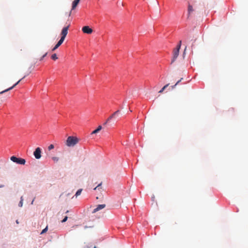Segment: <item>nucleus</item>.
I'll return each mask as SVG.
<instances>
[{"instance_id": "obj_1", "label": "nucleus", "mask_w": 248, "mask_h": 248, "mask_svg": "<svg viewBox=\"0 0 248 248\" xmlns=\"http://www.w3.org/2000/svg\"><path fill=\"white\" fill-rule=\"evenodd\" d=\"M79 141V139L76 137L69 136L67 138L65 144L68 147L75 146Z\"/></svg>"}, {"instance_id": "obj_2", "label": "nucleus", "mask_w": 248, "mask_h": 248, "mask_svg": "<svg viewBox=\"0 0 248 248\" xmlns=\"http://www.w3.org/2000/svg\"><path fill=\"white\" fill-rule=\"evenodd\" d=\"M11 160L18 164L24 165L26 163L25 159L21 158H18L15 156L11 157Z\"/></svg>"}, {"instance_id": "obj_3", "label": "nucleus", "mask_w": 248, "mask_h": 248, "mask_svg": "<svg viewBox=\"0 0 248 248\" xmlns=\"http://www.w3.org/2000/svg\"><path fill=\"white\" fill-rule=\"evenodd\" d=\"M180 45H177V47L174 49L173 51V58L171 63H173L177 59L179 55Z\"/></svg>"}, {"instance_id": "obj_4", "label": "nucleus", "mask_w": 248, "mask_h": 248, "mask_svg": "<svg viewBox=\"0 0 248 248\" xmlns=\"http://www.w3.org/2000/svg\"><path fill=\"white\" fill-rule=\"evenodd\" d=\"M120 111L118 110L114 112L111 115H110L108 119L106 120V122L104 124V125L106 124L110 120L112 119H116L117 116H118L120 114Z\"/></svg>"}, {"instance_id": "obj_5", "label": "nucleus", "mask_w": 248, "mask_h": 248, "mask_svg": "<svg viewBox=\"0 0 248 248\" xmlns=\"http://www.w3.org/2000/svg\"><path fill=\"white\" fill-rule=\"evenodd\" d=\"M70 26V25H67L66 27H64L61 32V39L64 40L67 33H68V30L69 29V27Z\"/></svg>"}, {"instance_id": "obj_6", "label": "nucleus", "mask_w": 248, "mask_h": 248, "mask_svg": "<svg viewBox=\"0 0 248 248\" xmlns=\"http://www.w3.org/2000/svg\"><path fill=\"white\" fill-rule=\"evenodd\" d=\"M41 150L39 147H37L33 153L35 158L38 159L41 157Z\"/></svg>"}, {"instance_id": "obj_7", "label": "nucleus", "mask_w": 248, "mask_h": 248, "mask_svg": "<svg viewBox=\"0 0 248 248\" xmlns=\"http://www.w3.org/2000/svg\"><path fill=\"white\" fill-rule=\"evenodd\" d=\"M82 31L84 33L87 34H91L93 32V30L89 26H84L82 29Z\"/></svg>"}, {"instance_id": "obj_8", "label": "nucleus", "mask_w": 248, "mask_h": 248, "mask_svg": "<svg viewBox=\"0 0 248 248\" xmlns=\"http://www.w3.org/2000/svg\"><path fill=\"white\" fill-rule=\"evenodd\" d=\"M106 207V204H99L97 206V207L94 209V210L93 211V213H95V212L99 211L100 210H101L103 208H104Z\"/></svg>"}, {"instance_id": "obj_9", "label": "nucleus", "mask_w": 248, "mask_h": 248, "mask_svg": "<svg viewBox=\"0 0 248 248\" xmlns=\"http://www.w3.org/2000/svg\"><path fill=\"white\" fill-rule=\"evenodd\" d=\"M22 80V79H20L19 80H18L16 83H15L13 86H12V87L3 91H1L0 92V94H2L4 93H6L10 90H11L12 89H13L15 87H16L20 82V81Z\"/></svg>"}, {"instance_id": "obj_10", "label": "nucleus", "mask_w": 248, "mask_h": 248, "mask_svg": "<svg viewBox=\"0 0 248 248\" xmlns=\"http://www.w3.org/2000/svg\"><path fill=\"white\" fill-rule=\"evenodd\" d=\"M63 41L64 40L61 38L55 46L52 49V51H54L57 49L62 44Z\"/></svg>"}, {"instance_id": "obj_11", "label": "nucleus", "mask_w": 248, "mask_h": 248, "mask_svg": "<svg viewBox=\"0 0 248 248\" xmlns=\"http://www.w3.org/2000/svg\"><path fill=\"white\" fill-rule=\"evenodd\" d=\"M193 7L191 5H190V4H188V17L189 16L190 14L191 13V12H192L193 11Z\"/></svg>"}, {"instance_id": "obj_12", "label": "nucleus", "mask_w": 248, "mask_h": 248, "mask_svg": "<svg viewBox=\"0 0 248 248\" xmlns=\"http://www.w3.org/2000/svg\"><path fill=\"white\" fill-rule=\"evenodd\" d=\"M79 1H80V0H75L73 2L72 10H74L76 7V6L78 4Z\"/></svg>"}, {"instance_id": "obj_13", "label": "nucleus", "mask_w": 248, "mask_h": 248, "mask_svg": "<svg viewBox=\"0 0 248 248\" xmlns=\"http://www.w3.org/2000/svg\"><path fill=\"white\" fill-rule=\"evenodd\" d=\"M102 126L101 125H99L98 126V127L97 128V129H96L95 130H93L92 133H91V134H96V133H98L101 129H102Z\"/></svg>"}, {"instance_id": "obj_14", "label": "nucleus", "mask_w": 248, "mask_h": 248, "mask_svg": "<svg viewBox=\"0 0 248 248\" xmlns=\"http://www.w3.org/2000/svg\"><path fill=\"white\" fill-rule=\"evenodd\" d=\"M23 200H24L23 197V196H21L20 198V201L19 202V204H18V206L20 207H21L23 206Z\"/></svg>"}, {"instance_id": "obj_15", "label": "nucleus", "mask_w": 248, "mask_h": 248, "mask_svg": "<svg viewBox=\"0 0 248 248\" xmlns=\"http://www.w3.org/2000/svg\"><path fill=\"white\" fill-rule=\"evenodd\" d=\"M169 85V84H167L165 85L159 91V93H162L165 90V89Z\"/></svg>"}, {"instance_id": "obj_16", "label": "nucleus", "mask_w": 248, "mask_h": 248, "mask_svg": "<svg viewBox=\"0 0 248 248\" xmlns=\"http://www.w3.org/2000/svg\"><path fill=\"white\" fill-rule=\"evenodd\" d=\"M82 189H78V190L77 191V192H76V194H75V196L77 197H78V196L80 195V194H81V192H82Z\"/></svg>"}, {"instance_id": "obj_17", "label": "nucleus", "mask_w": 248, "mask_h": 248, "mask_svg": "<svg viewBox=\"0 0 248 248\" xmlns=\"http://www.w3.org/2000/svg\"><path fill=\"white\" fill-rule=\"evenodd\" d=\"M51 59L53 60H56L58 59V57L57 56V55L56 54H53L52 55L51 57Z\"/></svg>"}, {"instance_id": "obj_18", "label": "nucleus", "mask_w": 248, "mask_h": 248, "mask_svg": "<svg viewBox=\"0 0 248 248\" xmlns=\"http://www.w3.org/2000/svg\"><path fill=\"white\" fill-rule=\"evenodd\" d=\"M47 230H48V227L46 226L44 229H43L42 230V231L40 233L41 234H44V233L46 232L47 231Z\"/></svg>"}, {"instance_id": "obj_19", "label": "nucleus", "mask_w": 248, "mask_h": 248, "mask_svg": "<svg viewBox=\"0 0 248 248\" xmlns=\"http://www.w3.org/2000/svg\"><path fill=\"white\" fill-rule=\"evenodd\" d=\"M52 159L54 161V162H58L59 160V157H56V156H54V157H52Z\"/></svg>"}, {"instance_id": "obj_20", "label": "nucleus", "mask_w": 248, "mask_h": 248, "mask_svg": "<svg viewBox=\"0 0 248 248\" xmlns=\"http://www.w3.org/2000/svg\"><path fill=\"white\" fill-rule=\"evenodd\" d=\"M54 148V146L53 144H50L48 147V150H51L52 149H53V148Z\"/></svg>"}, {"instance_id": "obj_21", "label": "nucleus", "mask_w": 248, "mask_h": 248, "mask_svg": "<svg viewBox=\"0 0 248 248\" xmlns=\"http://www.w3.org/2000/svg\"><path fill=\"white\" fill-rule=\"evenodd\" d=\"M47 53L46 52L40 59V61H42L43 59L47 55Z\"/></svg>"}, {"instance_id": "obj_22", "label": "nucleus", "mask_w": 248, "mask_h": 248, "mask_svg": "<svg viewBox=\"0 0 248 248\" xmlns=\"http://www.w3.org/2000/svg\"><path fill=\"white\" fill-rule=\"evenodd\" d=\"M67 218H68V217L67 216H66L62 220V223H63V222H65L66 221V220H67Z\"/></svg>"}, {"instance_id": "obj_23", "label": "nucleus", "mask_w": 248, "mask_h": 248, "mask_svg": "<svg viewBox=\"0 0 248 248\" xmlns=\"http://www.w3.org/2000/svg\"><path fill=\"white\" fill-rule=\"evenodd\" d=\"M182 79H183V78H181L179 80H178V81L176 82V83L174 85V86H176L177 84H179V83L180 82H181V80H182Z\"/></svg>"}, {"instance_id": "obj_24", "label": "nucleus", "mask_w": 248, "mask_h": 248, "mask_svg": "<svg viewBox=\"0 0 248 248\" xmlns=\"http://www.w3.org/2000/svg\"><path fill=\"white\" fill-rule=\"evenodd\" d=\"M182 79H183V78H181L179 80H178V81L176 82V83L174 85V86H176L177 84H179V83L180 82H181V80H182Z\"/></svg>"}, {"instance_id": "obj_25", "label": "nucleus", "mask_w": 248, "mask_h": 248, "mask_svg": "<svg viewBox=\"0 0 248 248\" xmlns=\"http://www.w3.org/2000/svg\"><path fill=\"white\" fill-rule=\"evenodd\" d=\"M101 183L99 184L96 187H95L94 188V190H96L97 188H98L99 187H100V186L101 185Z\"/></svg>"}, {"instance_id": "obj_26", "label": "nucleus", "mask_w": 248, "mask_h": 248, "mask_svg": "<svg viewBox=\"0 0 248 248\" xmlns=\"http://www.w3.org/2000/svg\"><path fill=\"white\" fill-rule=\"evenodd\" d=\"M34 200H35V198H34L33 199V200L32 201V202H31V204H33Z\"/></svg>"}, {"instance_id": "obj_27", "label": "nucleus", "mask_w": 248, "mask_h": 248, "mask_svg": "<svg viewBox=\"0 0 248 248\" xmlns=\"http://www.w3.org/2000/svg\"><path fill=\"white\" fill-rule=\"evenodd\" d=\"M181 43H182V41H179V44L178 45H181Z\"/></svg>"}, {"instance_id": "obj_28", "label": "nucleus", "mask_w": 248, "mask_h": 248, "mask_svg": "<svg viewBox=\"0 0 248 248\" xmlns=\"http://www.w3.org/2000/svg\"><path fill=\"white\" fill-rule=\"evenodd\" d=\"M16 222L17 224H18V223H19L18 221L17 220L16 221Z\"/></svg>"}, {"instance_id": "obj_29", "label": "nucleus", "mask_w": 248, "mask_h": 248, "mask_svg": "<svg viewBox=\"0 0 248 248\" xmlns=\"http://www.w3.org/2000/svg\"><path fill=\"white\" fill-rule=\"evenodd\" d=\"M175 87V86H174V85H173V86H172V88L173 89V88H174Z\"/></svg>"}, {"instance_id": "obj_30", "label": "nucleus", "mask_w": 248, "mask_h": 248, "mask_svg": "<svg viewBox=\"0 0 248 248\" xmlns=\"http://www.w3.org/2000/svg\"><path fill=\"white\" fill-rule=\"evenodd\" d=\"M186 48H185V51H184V52L186 51Z\"/></svg>"}, {"instance_id": "obj_31", "label": "nucleus", "mask_w": 248, "mask_h": 248, "mask_svg": "<svg viewBox=\"0 0 248 248\" xmlns=\"http://www.w3.org/2000/svg\"><path fill=\"white\" fill-rule=\"evenodd\" d=\"M93 248H97L96 246H94Z\"/></svg>"}]
</instances>
